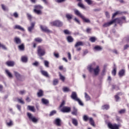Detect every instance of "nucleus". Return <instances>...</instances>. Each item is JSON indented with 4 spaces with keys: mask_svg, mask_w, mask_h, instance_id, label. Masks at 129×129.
<instances>
[{
    "mask_svg": "<svg viewBox=\"0 0 129 129\" xmlns=\"http://www.w3.org/2000/svg\"><path fill=\"white\" fill-rule=\"evenodd\" d=\"M71 98L75 100V101L78 102L79 104L80 105H81L82 106H83V103L82 101H81V100L80 99L78 98L77 97V94L75 92H73L71 95Z\"/></svg>",
    "mask_w": 129,
    "mask_h": 129,
    "instance_id": "obj_1",
    "label": "nucleus"
},
{
    "mask_svg": "<svg viewBox=\"0 0 129 129\" xmlns=\"http://www.w3.org/2000/svg\"><path fill=\"white\" fill-rule=\"evenodd\" d=\"M27 116L29 118V120L32 121V122H33L34 123H37V122H38L39 119H38L37 117L33 115V114H32L31 113L28 112Z\"/></svg>",
    "mask_w": 129,
    "mask_h": 129,
    "instance_id": "obj_2",
    "label": "nucleus"
},
{
    "mask_svg": "<svg viewBox=\"0 0 129 129\" xmlns=\"http://www.w3.org/2000/svg\"><path fill=\"white\" fill-rule=\"evenodd\" d=\"M113 23H120V20L119 19H115L109 22L105 23L103 25V27L104 28H106L107 27H109V26H111L113 24Z\"/></svg>",
    "mask_w": 129,
    "mask_h": 129,
    "instance_id": "obj_3",
    "label": "nucleus"
},
{
    "mask_svg": "<svg viewBox=\"0 0 129 129\" xmlns=\"http://www.w3.org/2000/svg\"><path fill=\"white\" fill-rule=\"evenodd\" d=\"M50 24L52 26L57 27L58 28H60V27H62V26H63V23L59 20L52 21L50 22Z\"/></svg>",
    "mask_w": 129,
    "mask_h": 129,
    "instance_id": "obj_4",
    "label": "nucleus"
},
{
    "mask_svg": "<svg viewBox=\"0 0 129 129\" xmlns=\"http://www.w3.org/2000/svg\"><path fill=\"white\" fill-rule=\"evenodd\" d=\"M37 54L38 56H44L46 54V51L44 49H42L41 46L38 47Z\"/></svg>",
    "mask_w": 129,
    "mask_h": 129,
    "instance_id": "obj_5",
    "label": "nucleus"
},
{
    "mask_svg": "<svg viewBox=\"0 0 129 129\" xmlns=\"http://www.w3.org/2000/svg\"><path fill=\"white\" fill-rule=\"evenodd\" d=\"M108 127L111 129H119V125H117L116 124H111V123H108Z\"/></svg>",
    "mask_w": 129,
    "mask_h": 129,
    "instance_id": "obj_6",
    "label": "nucleus"
},
{
    "mask_svg": "<svg viewBox=\"0 0 129 129\" xmlns=\"http://www.w3.org/2000/svg\"><path fill=\"white\" fill-rule=\"evenodd\" d=\"M74 12L75 15L78 16V17H80V18H81L83 17V15H82V14H81V12H80V11H79L78 10L75 9H74Z\"/></svg>",
    "mask_w": 129,
    "mask_h": 129,
    "instance_id": "obj_7",
    "label": "nucleus"
},
{
    "mask_svg": "<svg viewBox=\"0 0 129 129\" xmlns=\"http://www.w3.org/2000/svg\"><path fill=\"white\" fill-rule=\"evenodd\" d=\"M40 29H41L42 31L43 32H45L46 33H51V31L48 29V27L46 26H43L42 25L40 26Z\"/></svg>",
    "mask_w": 129,
    "mask_h": 129,
    "instance_id": "obj_8",
    "label": "nucleus"
},
{
    "mask_svg": "<svg viewBox=\"0 0 129 129\" xmlns=\"http://www.w3.org/2000/svg\"><path fill=\"white\" fill-rule=\"evenodd\" d=\"M71 111V108L70 107H63L61 110L62 112H70Z\"/></svg>",
    "mask_w": 129,
    "mask_h": 129,
    "instance_id": "obj_9",
    "label": "nucleus"
},
{
    "mask_svg": "<svg viewBox=\"0 0 129 129\" xmlns=\"http://www.w3.org/2000/svg\"><path fill=\"white\" fill-rule=\"evenodd\" d=\"M94 75L97 76L99 74V72L100 71V69H99V66H97L96 68L93 69Z\"/></svg>",
    "mask_w": 129,
    "mask_h": 129,
    "instance_id": "obj_10",
    "label": "nucleus"
},
{
    "mask_svg": "<svg viewBox=\"0 0 129 129\" xmlns=\"http://www.w3.org/2000/svg\"><path fill=\"white\" fill-rule=\"evenodd\" d=\"M35 25H36L35 22H32L31 23V26L28 27V30L30 32V33H32V30H34V27H35Z\"/></svg>",
    "mask_w": 129,
    "mask_h": 129,
    "instance_id": "obj_11",
    "label": "nucleus"
},
{
    "mask_svg": "<svg viewBox=\"0 0 129 129\" xmlns=\"http://www.w3.org/2000/svg\"><path fill=\"white\" fill-rule=\"evenodd\" d=\"M81 19L83 20L84 23H87V24H90V23H91L90 20H89L88 18H86L84 16H83Z\"/></svg>",
    "mask_w": 129,
    "mask_h": 129,
    "instance_id": "obj_12",
    "label": "nucleus"
},
{
    "mask_svg": "<svg viewBox=\"0 0 129 129\" xmlns=\"http://www.w3.org/2000/svg\"><path fill=\"white\" fill-rule=\"evenodd\" d=\"M125 73V70L122 69L119 71L118 75L119 77H122V76H124Z\"/></svg>",
    "mask_w": 129,
    "mask_h": 129,
    "instance_id": "obj_13",
    "label": "nucleus"
},
{
    "mask_svg": "<svg viewBox=\"0 0 129 129\" xmlns=\"http://www.w3.org/2000/svg\"><path fill=\"white\" fill-rule=\"evenodd\" d=\"M79 46H84V43L82 41H79L76 42V44L75 45V48H77L79 47Z\"/></svg>",
    "mask_w": 129,
    "mask_h": 129,
    "instance_id": "obj_14",
    "label": "nucleus"
},
{
    "mask_svg": "<svg viewBox=\"0 0 129 129\" xmlns=\"http://www.w3.org/2000/svg\"><path fill=\"white\" fill-rule=\"evenodd\" d=\"M14 42H15L16 44H21L22 40H21L20 38L16 37L14 38Z\"/></svg>",
    "mask_w": 129,
    "mask_h": 129,
    "instance_id": "obj_15",
    "label": "nucleus"
},
{
    "mask_svg": "<svg viewBox=\"0 0 129 129\" xmlns=\"http://www.w3.org/2000/svg\"><path fill=\"white\" fill-rule=\"evenodd\" d=\"M5 72L7 76H8L9 78H13V75L12 74V73H11V72H10V71H9L8 70H5Z\"/></svg>",
    "mask_w": 129,
    "mask_h": 129,
    "instance_id": "obj_16",
    "label": "nucleus"
},
{
    "mask_svg": "<svg viewBox=\"0 0 129 129\" xmlns=\"http://www.w3.org/2000/svg\"><path fill=\"white\" fill-rule=\"evenodd\" d=\"M7 66L13 67L15 65V62L12 61H8L6 62Z\"/></svg>",
    "mask_w": 129,
    "mask_h": 129,
    "instance_id": "obj_17",
    "label": "nucleus"
},
{
    "mask_svg": "<svg viewBox=\"0 0 129 129\" xmlns=\"http://www.w3.org/2000/svg\"><path fill=\"white\" fill-rule=\"evenodd\" d=\"M55 124L58 126H60L61 125V119L60 118H56L55 121Z\"/></svg>",
    "mask_w": 129,
    "mask_h": 129,
    "instance_id": "obj_18",
    "label": "nucleus"
},
{
    "mask_svg": "<svg viewBox=\"0 0 129 129\" xmlns=\"http://www.w3.org/2000/svg\"><path fill=\"white\" fill-rule=\"evenodd\" d=\"M14 75L16 76V78H17L18 79H20V78H21V74H20V73H19V72L14 71Z\"/></svg>",
    "mask_w": 129,
    "mask_h": 129,
    "instance_id": "obj_19",
    "label": "nucleus"
},
{
    "mask_svg": "<svg viewBox=\"0 0 129 129\" xmlns=\"http://www.w3.org/2000/svg\"><path fill=\"white\" fill-rule=\"evenodd\" d=\"M66 17L68 20H72V18H73V15L70 14H67L66 15Z\"/></svg>",
    "mask_w": 129,
    "mask_h": 129,
    "instance_id": "obj_20",
    "label": "nucleus"
},
{
    "mask_svg": "<svg viewBox=\"0 0 129 129\" xmlns=\"http://www.w3.org/2000/svg\"><path fill=\"white\" fill-rule=\"evenodd\" d=\"M44 94V92L42 90H39L37 93V96L38 97H42Z\"/></svg>",
    "mask_w": 129,
    "mask_h": 129,
    "instance_id": "obj_21",
    "label": "nucleus"
},
{
    "mask_svg": "<svg viewBox=\"0 0 129 129\" xmlns=\"http://www.w3.org/2000/svg\"><path fill=\"white\" fill-rule=\"evenodd\" d=\"M41 74L43 75V76H45V77H49V74H48V72L45 71H41Z\"/></svg>",
    "mask_w": 129,
    "mask_h": 129,
    "instance_id": "obj_22",
    "label": "nucleus"
},
{
    "mask_svg": "<svg viewBox=\"0 0 129 129\" xmlns=\"http://www.w3.org/2000/svg\"><path fill=\"white\" fill-rule=\"evenodd\" d=\"M93 65H95V63H93V64L88 66V69L90 72H92V71L93 70V69L92 68Z\"/></svg>",
    "mask_w": 129,
    "mask_h": 129,
    "instance_id": "obj_23",
    "label": "nucleus"
},
{
    "mask_svg": "<svg viewBox=\"0 0 129 129\" xmlns=\"http://www.w3.org/2000/svg\"><path fill=\"white\" fill-rule=\"evenodd\" d=\"M27 109L29 110H30L31 111H33V112H35V107L32 106H27Z\"/></svg>",
    "mask_w": 129,
    "mask_h": 129,
    "instance_id": "obj_24",
    "label": "nucleus"
},
{
    "mask_svg": "<svg viewBox=\"0 0 129 129\" xmlns=\"http://www.w3.org/2000/svg\"><path fill=\"white\" fill-rule=\"evenodd\" d=\"M72 122H73V124H74V125H75V126H77V125H78V121L76 119L73 118Z\"/></svg>",
    "mask_w": 129,
    "mask_h": 129,
    "instance_id": "obj_25",
    "label": "nucleus"
},
{
    "mask_svg": "<svg viewBox=\"0 0 129 129\" xmlns=\"http://www.w3.org/2000/svg\"><path fill=\"white\" fill-rule=\"evenodd\" d=\"M15 29H17V30H20V31H25V29L20 25H16L15 26Z\"/></svg>",
    "mask_w": 129,
    "mask_h": 129,
    "instance_id": "obj_26",
    "label": "nucleus"
},
{
    "mask_svg": "<svg viewBox=\"0 0 129 129\" xmlns=\"http://www.w3.org/2000/svg\"><path fill=\"white\" fill-rule=\"evenodd\" d=\"M94 49L96 51H101V50H102V47L100 46H96L94 47Z\"/></svg>",
    "mask_w": 129,
    "mask_h": 129,
    "instance_id": "obj_27",
    "label": "nucleus"
},
{
    "mask_svg": "<svg viewBox=\"0 0 129 129\" xmlns=\"http://www.w3.org/2000/svg\"><path fill=\"white\" fill-rule=\"evenodd\" d=\"M67 40L69 43H72L74 39L71 37V36H69L67 37Z\"/></svg>",
    "mask_w": 129,
    "mask_h": 129,
    "instance_id": "obj_28",
    "label": "nucleus"
},
{
    "mask_svg": "<svg viewBox=\"0 0 129 129\" xmlns=\"http://www.w3.org/2000/svg\"><path fill=\"white\" fill-rule=\"evenodd\" d=\"M34 10H42L43 9V7L41 5H36L34 6Z\"/></svg>",
    "mask_w": 129,
    "mask_h": 129,
    "instance_id": "obj_29",
    "label": "nucleus"
},
{
    "mask_svg": "<svg viewBox=\"0 0 129 129\" xmlns=\"http://www.w3.org/2000/svg\"><path fill=\"white\" fill-rule=\"evenodd\" d=\"M41 101L43 104H48L49 103V101L44 98L42 99Z\"/></svg>",
    "mask_w": 129,
    "mask_h": 129,
    "instance_id": "obj_30",
    "label": "nucleus"
},
{
    "mask_svg": "<svg viewBox=\"0 0 129 129\" xmlns=\"http://www.w3.org/2000/svg\"><path fill=\"white\" fill-rule=\"evenodd\" d=\"M21 60L23 62L26 63V62H28V57H27L26 56H22L21 57Z\"/></svg>",
    "mask_w": 129,
    "mask_h": 129,
    "instance_id": "obj_31",
    "label": "nucleus"
},
{
    "mask_svg": "<svg viewBox=\"0 0 129 129\" xmlns=\"http://www.w3.org/2000/svg\"><path fill=\"white\" fill-rule=\"evenodd\" d=\"M116 19H118L119 20H120V23H118V24H120V25H121V24H122V20H124V21H125L126 18L125 17L123 16L121 18H116Z\"/></svg>",
    "mask_w": 129,
    "mask_h": 129,
    "instance_id": "obj_32",
    "label": "nucleus"
},
{
    "mask_svg": "<svg viewBox=\"0 0 129 129\" xmlns=\"http://www.w3.org/2000/svg\"><path fill=\"white\" fill-rule=\"evenodd\" d=\"M73 115H77V109L75 107H73V111L72 112Z\"/></svg>",
    "mask_w": 129,
    "mask_h": 129,
    "instance_id": "obj_33",
    "label": "nucleus"
},
{
    "mask_svg": "<svg viewBox=\"0 0 129 129\" xmlns=\"http://www.w3.org/2000/svg\"><path fill=\"white\" fill-rule=\"evenodd\" d=\"M89 121L90 124H91L92 126H95V125L94 124V121L93 120V119L92 118H89Z\"/></svg>",
    "mask_w": 129,
    "mask_h": 129,
    "instance_id": "obj_34",
    "label": "nucleus"
},
{
    "mask_svg": "<svg viewBox=\"0 0 129 129\" xmlns=\"http://www.w3.org/2000/svg\"><path fill=\"white\" fill-rule=\"evenodd\" d=\"M34 13H35V14H37V15H42V11H41L40 10L34 9Z\"/></svg>",
    "mask_w": 129,
    "mask_h": 129,
    "instance_id": "obj_35",
    "label": "nucleus"
},
{
    "mask_svg": "<svg viewBox=\"0 0 129 129\" xmlns=\"http://www.w3.org/2000/svg\"><path fill=\"white\" fill-rule=\"evenodd\" d=\"M17 101H18L19 103H21V104H25V102H24V100H23V99L22 98H18Z\"/></svg>",
    "mask_w": 129,
    "mask_h": 129,
    "instance_id": "obj_36",
    "label": "nucleus"
},
{
    "mask_svg": "<svg viewBox=\"0 0 129 129\" xmlns=\"http://www.w3.org/2000/svg\"><path fill=\"white\" fill-rule=\"evenodd\" d=\"M85 97L87 101L90 100V96H89V95H88V94H87L86 93H85Z\"/></svg>",
    "mask_w": 129,
    "mask_h": 129,
    "instance_id": "obj_37",
    "label": "nucleus"
},
{
    "mask_svg": "<svg viewBox=\"0 0 129 129\" xmlns=\"http://www.w3.org/2000/svg\"><path fill=\"white\" fill-rule=\"evenodd\" d=\"M7 125L8 126H12V125H13L14 123H13V121L12 120H10V121L9 122L6 123Z\"/></svg>",
    "mask_w": 129,
    "mask_h": 129,
    "instance_id": "obj_38",
    "label": "nucleus"
},
{
    "mask_svg": "<svg viewBox=\"0 0 129 129\" xmlns=\"http://www.w3.org/2000/svg\"><path fill=\"white\" fill-rule=\"evenodd\" d=\"M85 2L89 5V6H90V5H92L93 4V1L92 0H85Z\"/></svg>",
    "mask_w": 129,
    "mask_h": 129,
    "instance_id": "obj_39",
    "label": "nucleus"
},
{
    "mask_svg": "<svg viewBox=\"0 0 129 129\" xmlns=\"http://www.w3.org/2000/svg\"><path fill=\"white\" fill-rule=\"evenodd\" d=\"M18 48H19V49L20 50H21V51H23V50H24V49H25V46L24 45V44H22L19 45V46H18Z\"/></svg>",
    "mask_w": 129,
    "mask_h": 129,
    "instance_id": "obj_40",
    "label": "nucleus"
},
{
    "mask_svg": "<svg viewBox=\"0 0 129 129\" xmlns=\"http://www.w3.org/2000/svg\"><path fill=\"white\" fill-rule=\"evenodd\" d=\"M78 7H80V8H81L82 9H85V6H84V5H83L82 3H79L78 4Z\"/></svg>",
    "mask_w": 129,
    "mask_h": 129,
    "instance_id": "obj_41",
    "label": "nucleus"
},
{
    "mask_svg": "<svg viewBox=\"0 0 129 129\" xmlns=\"http://www.w3.org/2000/svg\"><path fill=\"white\" fill-rule=\"evenodd\" d=\"M63 33L64 34H65L66 35H71V32H70L69 30H65L63 31Z\"/></svg>",
    "mask_w": 129,
    "mask_h": 129,
    "instance_id": "obj_42",
    "label": "nucleus"
},
{
    "mask_svg": "<svg viewBox=\"0 0 129 129\" xmlns=\"http://www.w3.org/2000/svg\"><path fill=\"white\" fill-rule=\"evenodd\" d=\"M0 48H2V49H3L4 50H7L8 48H7V47H6V45L1 44V43L0 42Z\"/></svg>",
    "mask_w": 129,
    "mask_h": 129,
    "instance_id": "obj_43",
    "label": "nucleus"
},
{
    "mask_svg": "<svg viewBox=\"0 0 129 129\" xmlns=\"http://www.w3.org/2000/svg\"><path fill=\"white\" fill-rule=\"evenodd\" d=\"M90 41L92 42V43H94V42L96 41V38L94 37H92L90 38Z\"/></svg>",
    "mask_w": 129,
    "mask_h": 129,
    "instance_id": "obj_44",
    "label": "nucleus"
},
{
    "mask_svg": "<svg viewBox=\"0 0 129 129\" xmlns=\"http://www.w3.org/2000/svg\"><path fill=\"white\" fill-rule=\"evenodd\" d=\"M58 83H59V81H58V79H55L53 81V84L54 85H57V84H58Z\"/></svg>",
    "mask_w": 129,
    "mask_h": 129,
    "instance_id": "obj_45",
    "label": "nucleus"
},
{
    "mask_svg": "<svg viewBox=\"0 0 129 129\" xmlns=\"http://www.w3.org/2000/svg\"><path fill=\"white\" fill-rule=\"evenodd\" d=\"M59 78L62 81L64 82L65 80V77L63 76L61 73H59Z\"/></svg>",
    "mask_w": 129,
    "mask_h": 129,
    "instance_id": "obj_46",
    "label": "nucleus"
},
{
    "mask_svg": "<svg viewBox=\"0 0 129 129\" xmlns=\"http://www.w3.org/2000/svg\"><path fill=\"white\" fill-rule=\"evenodd\" d=\"M112 74L114 76H115L116 75V68H114L113 71H112Z\"/></svg>",
    "mask_w": 129,
    "mask_h": 129,
    "instance_id": "obj_47",
    "label": "nucleus"
},
{
    "mask_svg": "<svg viewBox=\"0 0 129 129\" xmlns=\"http://www.w3.org/2000/svg\"><path fill=\"white\" fill-rule=\"evenodd\" d=\"M89 119V118L88 117L87 115H85L83 116V120L84 121H87Z\"/></svg>",
    "mask_w": 129,
    "mask_h": 129,
    "instance_id": "obj_48",
    "label": "nucleus"
},
{
    "mask_svg": "<svg viewBox=\"0 0 129 129\" xmlns=\"http://www.w3.org/2000/svg\"><path fill=\"white\" fill-rule=\"evenodd\" d=\"M108 108H109V106L108 105H105L102 107V109L107 110Z\"/></svg>",
    "mask_w": 129,
    "mask_h": 129,
    "instance_id": "obj_49",
    "label": "nucleus"
},
{
    "mask_svg": "<svg viewBox=\"0 0 129 129\" xmlns=\"http://www.w3.org/2000/svg\"><path fill=\"white\" fill-rule=\"evenodd\" d=\"M1 7H2V9L3 10V11H8V9H7V8L6 7V6H5V5L2 4V5H1Z\"/></svg>",
    "mask_w": 129,
    "mask_h": 129,
    "instance_id": "obj_50",
    "label": "nucleus"
},
{
    "mask_svg": "<svg viewBox=\"0 0 129 129\" xmlns=\"http://www.w3.org/2000/svg\"><path fill=\"white\" fill-rule=\"evenodd\" d=\"M63 92H69V91H70V90L68 87H64L63 88Z\"/></svg>",
    "mask_w": 129,
    "mask_h": 129,
    "instance_id": "obj_51",
    "label": "nucleus"
},
{
    "mask_svg": "<svg viewBox=\"0 0 129 129\" xmlns=\"http://www.w3.org/2000/svg\"><path fill=\"white\" fill-rule=\"evenodd\" d=\"M125 109H122L119 111V113H120V114H122V113H125Z\"/></svg>",
    "mask_w": 129,
    "mask_h": 129,
    "instance_id": "obj_52",
    "label": "nucleus"
},
{
    "mask_svg": "<svg viewBox=\"0 0 129 129\" xmlns=\"http://www.w3.org/2000/svg\"><path fill=\"white\" fill-rule=\"evenodd\" d=\"M44 64L45 67H49V61H48V60H44Z\"/></svg>",
    "mask_w": 129,
    "mask_h": 129,
    "instance_id": "obj_53",
    "label": "nucleus"
},
{
    "mask_svg": "<svg viewBox=\"0 0 129 129\" xmlns=\"http://www.w3.org/2000/svg\"><path fill=\"white\" fill-rule=\"evenodd\" d=\"M119 14V12L117 11L116 13H114L112 15V19H113L116 16H117Z\"/></svg>",
    "mask_w": 129,
    "mask_h": 129,
    "instance_id": "obj_54",
    "label": "nucleus"
},
{
    "mask_svg": "<svg viewBox=\"0 0 129 129\" xmlns=\"http://www.w3.org/2000/svg\"><path fill=\"white\" fill-rule=\"evenodd\" d=\"M56 113V111L55 110H53L51 112H50V113L49 114V115L50 116H52V115H54Z\"/></svg>",
    "mask_w": 129,
    "mask_h": 129,
    "instance_id": "obj_55",
    "label": "nucleus"
},
{
    "mask_svg": "<svg viewBox=\"0 0 129 129\" xmlns=\"http://www.w3.org/2000/svg\"><path fill=\"white\" fill-rule=\"evenodd\" d=\"M25 93H26V91L25 90L20 91L19 92V94H21V95H24Z\"/></svg>",
    "mask_w": 129,
    "mask_h": 129,
    "instance_id": "obj_56",
    "label": "nucleus"
},
{
    "mask_svg": "<svg viewBox=\"0 0 129 129\" xmlns=\"http://www.w3.org/2000/svg\"><path fill=\"white\" fill-rule=\"evenodd\" d=\"M74 21H76V23L79 24V25H80V21H79L78 19H77V18H75Z\"/></svg>",
    "mask_w": 129,
    "mask_h": 129,
    "instance_id": "obj_57",
    "label": "nucleus"
},
{
    "mask_svg": "<svg viewBox=\"0 0 129 129\" xmlns=\"http://www.w3.org/2000/svg\"><path fill=\"white\" fill-rule=\"evenodd\" d=\"M14 17L15 18H19V14H18V13L15 12L13 14Z\"/></svg>",
    "mask_w": 129,
    "mask_h": 129,
    "instance_id": "obj_58",
    "label": "nucleus"
},
{
    "mask_svg": "<svg viewBox=\"0 0 129 129\" xmlns=\"http://www.w3.org/2000/svg\"><path fill=\"white\" fill-rule=\"evenodd\" d=\"M35 41H36V42H42V39H41L40 38H37L35 39Z\"/></svg>",
    "mask_w": 129,
    "mask_h": 129,
    "instance_id": "obj_59",
    "label": "nucleus"
},
{
    "mask_svg": "<svg viewBox=\"0 0 129 129\" xmlns=\"http://www.w3.org/2000/svg\"><path fill=\"white\" fill-rule=\"evenodd\" d=\"M27 17L30 21H32V15L31 14H27Z\"/></svg>",
    "mask_w": 129,
    "mask_h": 129,
    "instance_id": "obj_60",
    "label": "nucleus"
},
{
    "mask_svg": "<svg viewBox=\"0 0 129 129\" xmlns=\"http://www.w3.org/2000/svg\"><path fill=\"white\" fill-rule=\"evenodd\" d=\"M124 40L125 41H126V42H129V35L127 36L126 37L124 38Z\"/></svg>",
    "mask_w": 129,
    "mask_h": 129,
    "instance_id": "obj_61",
    "label": "nucleus"
},
{
    "mask_svg": "<svg viewBox=\"0 0 129 129\" xmlns=\"http://www.w3.org/2000/svg\"><path fill=\"white\" fill-rule=\"evenodd\" d=\"M115 98L116 99V101H118V100H119V97H118L117 95L115 96Z\"/></svg>",
    "mask_w": 129,
    "mask_h": 129,
    "instance_id": "obj_62",
    "label": "nucleus"
},
{
    "mask_svg": "<svg viewBox=\"0 0 129 129\" xmlns=\"http://www.w3.org/2000/svg\"><path fill=\"white\" fill-rule=\"evenodd\" d=\"M53 55L56 58H58L59 57V53H56L54 52Z\"/></svg>",
    "mask_w": 129,
    "mask_h": 129,
    "instance_id": "obj_63",
    "label": "nucleus"
},
{
    "mask_svg": "<svg viewBox=\"0 0 129 129\" xmlns=\"http://www.w3.org/2000/svg\"><path fill=\"white\" fill-rule=\"evenodd\" d=\"M68 58L69 60H71L72 58H71V54L70 53V52H68Z\"/></svg>",
    "mask_w": 129,
    "mask_h": 129,
    "instance_id": "obj_64",
    "label": "nucleus"
}]
</instances>
